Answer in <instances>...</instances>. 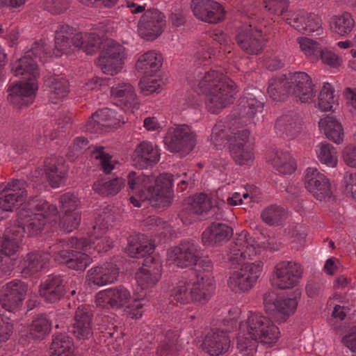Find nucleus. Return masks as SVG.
I'll list each match as a JSON object with an SVG mask.
<instances>
[{
	"label": "nucleus",
	"mask_w": 356,
	"mask_h": 356,
	"mask_svg": "<svg viewBox=\"0 0 356 356\" xmlns=\"http://www.w3.org/2000/svg\"><path fill=\"white\" fill-rule=\"evenodd\" d=\"M73 35V29L68 25H60L56 31L55 44L52 54L46 51V44L41 40L35 42L24 56L11 64V71L22 79L10 83L8 88V101L15 108L32 104L38 88L37 79L39 76L37 59L45 63L52 56L60 57L76 50L83 49L87 54H93L97 49L99 38L94 33H79Z\"/></svg>",
	"instance_id": "obj_1"
},
{
	"label": "nucleus",
	"mask_w": 356,
	"mask_h": 356,
	"mask_svg": "<svg viewBox=\"0 0 356 356\" xmlns=\"http://www.w3.org/2000/svg\"><path fill=\"white\" fill-rule=\"evenodd\" d=\"M28 204L29 207L27 210L24 206L19 213L23 226L7 228L3 236L0 238V252L3 255L1 262L2 266L6 265L3 268L5 273H10L13 269L14 259L11 257L19 250L23 232H27L29 236H36L43 230H50L58 221L61 229L71 232L78 227L81 221L79 212L58 216L56 207L44 200H32Z\"/></svg>",
	"instance_id": "obj_2"
},
{
	"label": "nucleus",
	"mask_w": 356,
	"mask_h": 356,
	"mask_svg": "<svg viewBox=\"0 0 356 356\" xmlns=\"http://www.w3.org/2000/svg\"><path fill=\"white\" fill-rule=\"evenodd\" d=\"M265 247L264 244L259 243L246 231H242L237 235L228 254L229 260L233 265L240 266L229 273L227 281V287L232 292L247 293L254 286L262 272L263 263H248V261L259 254Z\"/></svg>",
	"instance_id": "obj_3"
},
{
	"label": "nucleus",
	"mask_w": 356,
	"mask_h": 356,
	"mask_svg": "<svg viewBox=\"0 0 356 356\" xmlns=\"http://www.w3.org/2000/svg\"><path fill=\"white\" fill-rule=\"evenodd\" d=\"M104 220L103 218L95 222L89 241L83 238H71L63 243L62 250L54 252V261L65 264L70 269L83 271L92 261L89 254L109 250L113 241L106 235L108 227Z\"/></svg>",
	"instance_id": "obj_4"
},
{
	"label": "nucleus",
	"mask_w": 356,
	"mask_h": 356,
	"mask_svg": "<svg viewBox=\"0 0 356 356\" xmlns=\"http://www.w3.org/2000/svg\"><path fill=\"white\" fill-rule=\"evenodd\" d=\"M238 325L237 348L243 356H253L258 343L268 347L275 346L281 337L279 327L259 312H248Z\"/></svg>",
	"instance_id": "obj_5"
},
{
	"label": "nucleus",
	"mask_w": 356,
	"mask_h": 356,
	"mask_svg": "<svg viewBox=\"0 0 356 356\" xmlns=\"http://www.w3.org/2000/svg\"><path fill=\"white\" fill-rule=\"evenodd\" d=\"M127 178L132 193L130 202L134 207H141V202L145 200H148L152 207L156 208H165L170 205L173 198L172 175L163 173L155 177L131 172Z\"/></svg>",
	"instance_id": "obj_6"
},
{
	"label": "nucleus",
	"mask_w": 356,
	"mask_h": 356,
	"mask_svg": "<svg viewBox=\"0 0 356 356\" xmlns=\"http://www.w3.org/2000/svg\"><path fill=\"white\" fill-rule=\"evenodd\" d=\"M189 84L197 95H205V107L211 113H218L230 105L236 93L234 81L218 70L198 72Z\"/></svg>",
	"instance_id": "obj_7"
},
{
	"label": "nucleus",
	"mask_w": 356,
	"mask_h": 356,
	"mask_svg": "<svg viewBox=\"0 0 356 356\" xmlns=\"http://www.w3.org/2000/svg\"><path fill=\"white\" fill-rule=\"evenodd\" d=\"M216 289L213 264L210 260L198 264L195 280L182 279L172 291V296L181 305L207 302Z\"/></svg>",
	"instance_id": "obj_8"
},
{
	"label": "nucleus",
	"mask_w": 356,
	"mask_h": 356,
	"mask_svg": "<svg viewBox=\"0 0 356 356\" xmlns=\"http://www.w3.org/2000/svg\"><path fill=\"white\" fill-rule=\"evenodd\" d=\"M154 248L144 234H134L128 238L127 254L131 257H145L142 266L136 273V282L143 289L154 286L161 277V258L158 254L152 255Z\"/></svg>",
	"instance_id": "obj_9"
},
{
	"label": "nucleus",
	"mask_w": 356,
	"mask_h": 356,
	"mask_svg": "<svg viewBox=\"0 0 356 356\" xmlns=\"http://www.w3.org/2000/svg\"><path fill=\"white\" fill-rule=\"evenodd\" d=\"M228 131L222 122L215 124L210 136L211 143L216 147H220L229 143V149L233 159L239 165H249L254 159L253 140L247 130L238 131L227 139Z\"/></svg>",
	"instance_id": "obj_10"
},
{
	"label": "nucleus",
	"mask_w": 356,
	"mask_h": 356,
	"mask_svg": "<svg viewBox=\"0 0 356 356\" xmlns=\"http://www.w3.org/2000/svg\"><path fill=\"white\" fill-rule=\"evenodd\" d=\"M290 82L285 79H272L269 81L268 93L274 100H282V95L288 93L300 102H310L315 93L310 76L305 72H297L290 74Z\"/></svg>",
	"instance_id": "obj_11"
},
{
	"label": "nucleus",
	"mask_w": 356,
	"mask_h": 356,
	"mask_svg": "<svg viewBox=\"0 0 356 356\" xmlns=\"http://www.w3.org/2000/svg\"><path fill=\"white\" fill-rule=\"evenodd\" d=\"M127 59L125 48L111 40L105 42L104 49L97 60V65L108 75L120 73Z\"/></svg>",
	"instance_id": "obj_12"
},
{
	"label": "nucleus",
	"mask_w": 356,
	"mask_h": 356,
	"mask_svg": "<svg viewBox=\"0 0 356 356\" xmlns=\"http://www.w3.org/2000/svg\"><path fill=\"white\" fill-rule=\"evenodd\" d=\"M303 269L294 261H282L277 263L270 277L272 286L280 289H292L297 286L302 277Z\"/></svg>",
	"instance_id": "obj_13"
},
{
	"label": "nucleus",
	"mask_w": 356,
	"mask_h": 356,
	"mask_svg": "<svg viewBox=\"0 0 356 356\" xmlns=\"http://www.w3.org/2000/svg\"><path fill=\"white\" fill-rule=\"evenodd\" d=\"M201 255L200 246L192 241L186 240L168 250L166 261L170 265L184 268L197 264Z\"/></svg>",
	"instance_id": "obj_14"
},
{
	"label": "nucleus",
	"mask_w": 356,
	"mask_h": 356,
	"mask_svg": "<svg viewBox=\"0 0 356 356\" xmlns=\"http://www.w3.org/2000/svg\"><path fill=\"white\" fill-rule=\"evenodd\" d=\"M163 141L168 151L185 154L195 147L196 135L190 127L182 124L170 129Z\"/></svg>",
	"instance_id": "obj_15"
},
{
	"label": "nucleus",
	"mask_w": 356,
	"mask_h": 356,
	"mask_svg": "<svg viewBox=\"0 0 356 356\" xmlns=\"http://www.w3.org/2000/svg\"><path fill=\"white\" fill-rule=\"evenodd\" d=\"M166 26L165 15L157 9L147 10L140 17L138 24L139 35L148 41L159 38Z\"/></svg>",
	"instance_id": "obj_16"
},
{
	"label": "nucleus",
	"mask_w": 356,
	"mask_h": 356,
	"mask_svg": "<svg viewBox=\"0 0 356 356\" xmlns=\"http://www.w3.org/2000/svg\"><path fill=\"white\" fill-rule=\"evenodd\" d=\"M131 299V291L125 286L120 285L99 291L95 295V303L101 309H122Z\"/></svg>",
	"instance_id": "obj_17"
},
{
	"label": "nucleus",
	"mask_w": 356,
	"mask_h": 356,
	"mask_svg": "<svg viewBox=\"0 0 356 356\" xmlns=\"http://www.w3.org/2000/svg\"><path fill=\"white\" fill-rule=\"evenodd\" d=\"M274 293L266 294L264 307L267 312L275 316H280L282 321H286L296 311L298 302L301 297V291L296 289L291 297L275 299Z\"/></svg>",
	"instance_id": "obj_18"
},
{
	"label": "nucleus",
	"mask_w": 356,
	"mask_h": 356,
	"mask_svg": "<svg viewBox=\"0 0 356 356\" xmlns=\"http://www.w3.org/2000/svg\"><path fill=\"white\" fill-rule=\"evenodd\" d=\"M304 184L305 188L319 201H326L332 195L331 183L323 173L316 168H307L304 174Z\"/></svg>",
	"instance_id": "obj_19"
},
{
	"label": "nucleus",
	"mask_w": 356,
	"mask_h": 356,
	"mask_svg": "<svg viewBox=\"0 0 356 356\" xmlns=\"http://www.w3.org/2000/svg\"><path fill=\"white\" fill-rule=\"evenodd\" d=\"M110 99L114 104L134 113L139 108V102L133 86L120 79L113 81L110 88Z\"/></svg>",
	"instance_id": "obj_20"
},
{
	"label": "nucleus",
	"mask_w": 356,
	"mask_h": 356,
	"mask_svg": "<svg viewBox=\"0 0 356 356\" xmlns=\"http://www.w3.org/2000/svg\"><path fill=\"white\" fill-rule=\"evenodd\" d=\"M191 6L193 15L202 22L217 24L225 19V9L217 1L213 0H193Z\"/></svg>",
	"instance_id": "obj_21"
},
{
	"label": "nucleus",
	"mask_w": 356,
	"mask_h": 356,
	"mask_svg": "<svg viewBox=\"0 0 356 356\" xmlns=\"http://www.w3.org/2000/svg\"><path fill=\"white\" fill-rule=\"evenodd\" d=\"M124 120L121 115L110 108H104L94 113L87 121L85 127L86 131L100 133L106 128L115 127L124 124Z\"/></svg>",
	"instance_id": "obj_22"
},
{
	"label": "nucleus",
	"mask_w": 356,
	"mask_h": 356,
	"mask_svg": "<svg viewBox=\"0 0 356 356\" xmlns=\"http://www.w3.org/2000/svg\"><path fill=\"white\" fill-rule=\"evenodd\" d=\"M26 183L22 180L8 182L0 193V211H13L21 205L26 195Z\"/></svg>",
	"instance_id": "obj_23"
},
{
	"label": "nucleus",
	"mask_w": 356,
	"mask_h": 356,
	"mask_svg": "<svg viewBox=\"0 0 356 356\" xmlns=\"http://www.w3.org/2000/svg\"><path fill=\"white\" fill-rule=\"evenodd\" d=\"M27 291V286L22 282L14 280L8 283L0 298L1 306L9 313L15 312L22 306Z\"/></svg>",
	"instance_id": "obj_24"
},
{
	"label": "nucleus",
	"mask_w": 356,
	"mask_h": 356,
	"mask_svg": "<svg viewBox=\"0 0 356 356\" xmlns=\"http://www.w3.org/2000/svg\"><path fill=\"white\" fill-rule=\"evenodd\" d=\"M119 268L113 262H106L91 268L87 273L86 280L88 284L102 286L117 281Z\"/></svg>",
	"instance_id": "obj_25"
},
{
	"label": "nucleus",
	"mask_w": 356,
	"mask_h": 356,
	"mask_svg": "<svg viewBox=\"0 0 356 356\" xmlns=\"http://www.w3.org/2000/svg\"><path fill=\"white\" fill-rule=\"evenodd\" d=\"M236 40L240 47L247 54H257L263 49L264 37L261 30L256 29L254 31L252 25H249L240 29Z\"/></svg>",
	"instance_id": "obj_26"
},
{
	"label": "nucleus",
	"mask_w": 356,
	"mask_h": 356,
	"mask_svg": "<svg viewBox=\"0 0 356 356\" xmlns=\"http://www.w3.org/2000/svg\"><path fill=\"white\" fill-rule=\"evenodd\" d=\"M131 159L136 167L146 168L159 162V150L151 142L143 141L136 146L131 155Z\"/></svg>",
	"instance_id": "obj_27"
},
{
	"label": "nucleus",
	"mask_w": 356,
	"mask_h": 356,
	"mask_svg": "<svg viewBox=\"0 0 356 356\" xmlns=\"http://www.w3.org/2000/svg\"><path fill=\"white\" fill-rule=\"evenodd\" d=\"M189 204V213L187 211H182L180 213V218L184 224L188 225L192 222V218L194 215L208 214L213 211L215 212L216 207H212L211 199L204 193L195 195L188 200Z\"/></svg>",
	"instance_id": "obj_28"
},
{
	"label": "nucleus",
	"mask_w": 356,
	"mask_h": 356,
	"mask_svg": "<svg viewBox=\"0 0 356 356\" xmlns=\"http://www.w3.org/2000/svg\"><path fill=\"white\" fill-rule=\"evenodd\" d=\"M285 20L299 32L311 34L321 29L322 21L320 17L314 14H308L304 11H298L291 15Z\"/></svg>",
	"instance_id": "obj_29"
},
{
	"label": "nucleus",
	"mask_w": 356,
	"mask_h": 356,
	"mask_svg": "<svg viewBox=\"0 0 356 356\" xmlns=\"http://www.w3.org/2000/svg\"><path fill=\"white\" fill-rule=\"evenodd\" d=\"M230 340L224 331L211 330L205 337L203 349L211 356H218L228 351Z\"/></svg>",
	"instance_id": "obj_30"
},
{
	"label": "nucleus",
	"mask_w": 356,
	"mask_h": 356,
	"mask_svg": "<svg viewBox=\"0 0 356 356\" xmlns=\"http://www.w3.org/2000/svg\"><path fill=\"white\" fill-rule=\"evenodd\" d=\"M44 170L47 179L53 188H58L65 182L67 169L63 158H48L44 163Z\"/></svg>",
	"instance_id": "obj_31"
},
{
	"label": "nucleus",
	"mask_w": 356,
	"mask_h": 356,
	"mask_svg": "<svg viewBox=\"0 0 356 356\" xmlns=\"http://www.w3.org/2000/svg\"><path fill=\"white\" fill-rule=\"evenodd\" d=\"M319 131L326 138L335 144L343 143L344 131L341 123L334 116L327 115L322 117L318 121Z\"/></svg>",
	"instance_id": "obj_32"
},
{
	"label": "nucleus",
	"mask_w": 356,
	"mask_h": 356,
	"mask_svg": "<svg viewBox=\"0 0 356 356\" xmlns=\"http://www.w3.org/2000/svg\"><path fill=\"white\" fill-rule=\"evenodd\" d=\"M92 314L86 306H79L75 314V323L72 327L74 335L79 339H88L92 334L91 320Z\"/></svg>",
	"instance_id": "obj_33"
},
{
	"label": "nucleus",
	"mask_w": 356,
	"mask_h": 356,
	"mask_svg": "<svg viewBox=\"0 0 356 356\" xmlns=\"http://www.w3.org/2000/svg\"><path fill=\"white\" fill-rule=\"evenodd\" d=\"M233 234L229 226L220 223H211L202 233V241L204 245H213L228 240Z\"/></svg>",
	"instance_id": "obj_34"
},
{
	"label": "nucleus",
	"mask_w": 356,
	"mask_h": 356,
	"mask_svg": "<svg viewBox=\"0 0 356 356\" xmlns=\"http://www.w3.org/2000/svg\"><path fill=\"white\" fill-rule=\"evenodd\" d=\"M163 62L162 56L155 51H149L138 56L136 62V69L145 75L156 74Z\"/></svg>",
	"instance_id": "obj_35"
},
{
	"label": "nucleus",
	"mask_w": 356,
	"mask_h": 356,
	"mask_svg": "<svg viewBox=\"0 0 356 356\" xmlns=\"http://www.w3.org/2000/svg\"><path fill=\"white\" fill-rule=\"evenodd\" d=\"M62 278L59 275L49 276L40 285V294L47 302H54L59 300L66 292L62 285Z\"/></svg>",
	"instance_id": "obj_36"
},
{
	"label": "nucleus",
	"mask_w": 356,
	"mask_h": 356,
	"mask_svg": "<svg viewBox=\"0 0 356 356\" xmlns=\"http://www.w3.org/2000/svg\"><path fill=\"white\" fill-rule=\"evenodd\" d=\"M316 154L318 161L330 168H336L338 164V152L327 142H321L316 147Z\"/></svg>",
	"instance_id": "obj_37"
},
{
	"label": "nucleus",
	"mask_w": 356,
	"mask_h": 356,
	"mask_svg": "<svg viewBox=\"0 0 356 356\" xmlns=\"http://www.w3.org/2000/svg\"><path fill=\"white\" fill-rule=\"evenodd\" d=\"M49 254L34 252L29 254L27 259L24 261L22 267V273L26 275H32L39 270L46 268Z\"/></svg>",
	"instance_id": "obj_38"
},
{
	"label": "nucleus",
	"mask_w": 356,
	"mask_h": 356,
	"mask_svg": "<svg viewBox=\"0 0 356 356\" xmlns=\"http://www.w3.org/2000/svg\"><path fill=\"white\" fill-rule=\"evenodd\" d=\"M125 185L122 178H116L106 181L105 179H99L93 184L92 188L97 193L102 195L117 194Z\"/></svg>",
	"instance_id": "obj_39"
},
{
	"label": "nucleus",
	"mask_w": 356,
	"mask_h": 356,
	"mask_svg": "<svg viewBox=\"0 0 356 356\" xmlns=\"http://www.w3.org/2000/svg\"><path fill=\"white\" fill-rule=\"evenodd\" d=\"M74 349L72 339L65 334H60L54 337L50 353L57 356H74Z\"/></svg>",
	"instance_id": "obj_40"
},
{
	"label": "nucleus",
	"mask_w": 356,
	"mask_h": 356,
	"mask_svg": "<svg viewBox=\"0 0 356 356\" xmlns=\"http://www.w3.org/2000/svg\"><path fill=\"white\" fill-rule=\"evenodd\" d=\"M355 26V20L348 13H343L335 15L331 20V28L341 35L346 36L351 33Z\"/></svg>",
	"instance_id": "obj_41"
},
{
	"label": "nucleus",
	"mask_w": 356,
	"mask_h": 356,
	"mask_svg": "<svg viewBox=\"0 0 356 356\" xmlns=\"http://www.w3.org/2000/svg\"><path fill=\"white\" fill-rule=\"evenodd\" d=\"M337 102L338 99L334 95L333 86L329 83H325L318 95L317 107L323 112L330 111Z\"/></svg>",
	"instance_id": "obj_42"
},
{
	"label": "nucleus",
	"mask_w": 356,
	"mask_h": 356,
	"mask_svg": "<svg viewBox=\"0 0 356 356\" xmlns=\"http://www.w3.org/2000/svg\"><path fill=\"white\" fill-rule=\"evenodd\" d=\"M271 164L277 172L284 175L291 174L296 169V161L288 152H277Z\"/></svg>",
	"instance_id": "obj_43"
},
{
	"label": "nucleus",
	"mask_w": 356,
	"mask_h": 356,
	"mask_svg": "<svg viewBox=\"0 0 356 356\" xmlns=\"http://www.w3.org/2000/svg\"><path fill=\"white\" fill-rule=\"evenodd\" d=\"M254 4L267 8L273 22L285 13L289 6L287 0H268V2L266 0H254Z\"/></svg>",
	"instance_id": "obj_44"
},
{
	"label": "nucleus",
	"mask_w": 356,
	"mask_h": 356,
	"mask_svg": "<svg viewBox=\"0 0 356 356\" xmlns=\"http://www.w3.org/2000/svg\"><path fill=\"white\" fill-rule=\"evenodd\" d=\"M163 81L161 77L156 74L154 75H145L139 82V87L141 92L148 95L154 92H159L161 89Z\"/></svg>",
	"instance_id": "obj_45"
},
{
	"label": "nucleus",
	"mask_w": 356,
	"mask_h": 356,
	"mask_svg": "<svg viewBox=\"0 0 356 356\" xmlns=\"http://www.w3.org/2000/svg\"><path fill=\"white\" fill-rule=\"evenodd\" d=\"M68 92V81L64 77H58L53 83L52 90L49 94V100L53 104H58L67 97Z\"/></svg>",
	"instance_id": "obj_46"
},
{
	"label": "nucleus",
	"mask_w": 356,
	"mask_h": 356,
	"mask_svg": "<svg viewBox=\"0 0 356 356\" xmlns=\"http://www.w3.org/2000/svg\"><path fill=\"white\" fill-rule=\"evenodd\" d=\"M91 156L99 161L102 170L106 173H110L118 163L111 155L105 152L102 146L96 147L91 152Z\"/></svg>",
	"instance_id": "obj_47"
},
{
	"label": "nucleus",
	"mask_w": 356,
	"mask_h": 356,
	"mask_svg": "<svg viewBox=\"0 0 356 356\" xmlns=\"http://www.w3.org/2000/svg\"><path fill=\"white\" fill-rule=\"evenodd\" d=\"M297 42L301 51L308 58H317L319 51L322 49L316 41L307 37L298 38Z\"/></svg>",
	"instance_id": "obj_48"
},
{
	"label": "nucleus",
	"mask_w": 356,
	"mask_h": 356,
	"mask_svg": "<svg viewBox=\"0 0 356 356\" xmlns=\"http://www.w3.org/2000/svg\"><path fill=\"white\" fill-rule=\"evenodd\" d=\"M51 330V323L45 316L34 320L30 328V334L33 339H40L47 336Z\"/></svg>",
	"instance_id": "obj_49"
},
{
	"label": "nucleus",
	"mask_w": 356,
	"mask_h": 356,
	"mask_svg": "<svg viewBox=\"0 0 356 356\" xmlns=\"http://www.w3.org/2000/svg\"><path fill=\"white\" fill-rule=\"evenodd\" d=\"M285 211L284 210L278 207L272 205L265 209L262 213V220L270 225H274L279 224L284 218Z\"/></svg>",
	"instance_id": "obj_50"
},
{
	"label": "nucleus",
	"mask_w": 356,
	"mask_h": 356,
	"mask_svg": "<svg viewBox=\"0 0 356 356\" xmlns=\"http://www.w3.org/2000/svg\"><path fill=\"white\" fill-rule=\"evenodd\" d=\"M143 300L140 298H132L131 302L122 309L124 314L131 319L141 318L145 311Z\"/></svg>",
	"instance_id": "obj_51"
},
{
	"label": "nucleus",
	"mask_w": 356,
	"mask_h": 356,
	"mask_svg": "<svg viewBox=\"0 0 356 356\" xmlns=\"http://www.w3.org/2000/svg\"><path fill=\"white\" fill-rule=\"evenodd\" d=\"M258 193V188L254 186H249L248 188H243V191L235 192L231 197H229L227 200V204L230 206H236L241 204L243 202V200H252L256 197Z\"/></svg>",
	"instance_id": "obj_52"
},
{
	"label": "nucleus",
	"mask_w": 356,
	"mask_h": 356,
	"mask_svg": "<svg viewBox=\"0 0 356 356\" xmlns=\"http://www.w3.org/2000/svg\"><path fill=\"white\" fill-rule=\"evenodd\" d=\"M317 58H319L323 64L332 68L339 67L343 62L338 54L326 47L321 49Z\"/></svg>",
	"instance_id": "obj_53"
},
{
	"label": "nucleus",
	"mask_w": 356,
	"mask_h": 356,
	"mask_svg": "<svg viewBox=\"0 0 356 356\" xmlns=\"http://www.w3.org/2000/svg\"><path fill=\"white\" fill-rule=\"evenodd\" d=\"M60 202L61 211L64 213L77 212L76 210L80 204L78 197L70 193L61 195Z\"/></svg>",
	"instance_id": "obj_54"
},
{
	"label": "nucleus",
	"mask_w": 356,
	"mask_h": 356,
	"mask_svg": "<svg viewBox=\"0 0 356 356\" xmlns=\"http://www.w3.org/2000/svg\"><path fill=\"white\" fill-rule=\"evenodd\" d=\"M343 190L347 197L356 201V172H347L343 179Z\"/></svg>",
	"instance_id": "obj_55"
},
{
	"label": "nucleus",
	"mask_w": 356,
	"mask_h": 356,
	"mask_svg": "<svg viewBox=\"0 0 356 356\" xmlns=\"http://www.w3.org/2000/svg\"><path fill=\"white\" fill-rule=\"evenodd\" d=\"M241 104L244 111L250 118L254 116L257 113L263 111L262 104L254 97H243L241 100Z\"/></svg>",
	"instance_id": "obj_56"
},
{
	"label": "nucleus",
	"mask_w": 356,
	"mask_h": 356,
	"mask_svg": "<svg viewBox=\"0 0 356 356\" xmlns=\"http://www.w3.org/2000/svg\"><path fill=\"white\" fill-rule=\"evenodd\" d=\"M341 156L346 165L356 168V146L353 145L346 146L341 152Z\"/></svg>",
	"instance_id": "obj_57"
},
{
	"label": "nucleus",
	"mask_w": 356,
	"mask_h": 356,
	"mask_svg": "<svg viewBox=\"0 0 356 356\" xmlns=\"http://www.w3.org/2000/svg\"><path fill=\"white\" fill-rule=\"evenodd\" d=\"M241 315V309L237 307H232L228 312L227 316L223 321V325L225 327V331H230V330L236 326L237 321Z\"/></svg>",
	"instance_id": "obj_58"
},
{
	"label": "nucleus",
	"mask_w": 356,
	"mask_h": 356,
	"mask_svg": "<svg viewBox=\"0 0 356 356\" xmlns=\"http://www.w3.org/2000/svg\"><path fill=\"white\" fill-rule=\"evenodd\" d=\"M67 6V2L63 0H47L45 3V8L55 15L61 13Z\"/></svg>",
	"instance_id": "obj_59"
},
{
	"label": "nucleus",
	"mask_w": 356,
	"mask_h": 356,
	"mask_svg": "<svg viewBox=\"0 0 356 356\" xmlns=\"http://www.w3.org/2000/svg\"><path fill=\"white\" fill-rule=\"evenodd\" d=\"M88 144V140L84 137H77L76 138L72 145L70 147V153L68 157L70 158L71 153L73 155H79L83 152V151L87 147Z\"/></svg>",
	"instance_id": "obj_60"
},
{
	"label": "nucleus",
	"mask_w": 356,
	"mask_h": 356,
	"mask_svg": "<svg viewBox=\"0 0 356 356\" xmlns=\"http://www.w3.org/2000/svg\"><path fill=\"white\" fill-rule=\"evenodd\" d=\"M307 234L306 229L302 227H296L291 234V243L296 244L297 247L305 244Z\"/></svg>",
	"instance_id": "obj_61"
},
{
	"label": "nucleus",
	"mask_w": 356,
	"mask_h": 356,
	"mask_svg": "<svg viewBox=\"0 0 356 356\" xmlns=\"http://www.w3.org/2000/svg\"><path fill=\"white\" fill-rule=\"evenodd\" d=\"M143 127L148 131L160 132L162 126L154 116L147 117L144 119Z\"/></svg>",
	"instance_id": "obj_62"
},
{
	"label": "nucleus",
	"mask_w": 356,
	"mask_h": 356,
	"mask_svg": "<svg viewBox=\"0 0 356 356\" xmlns=\"http://www.w3.org/2000/svg\"><path fill=\"white\" fill-rule=\"evenodd\" d=\"M108 79L99 78L97 76L93 77L86 83L87 90H95L100 89L103 86L108 85Z\"/></svg>",
	"instance_id": "obj_63"
},
{
	"label": "nucleus",
	"mask_w": 356,
	"mask_h": 356,
	"mask_svg": "<svg viewBox=\"0 0 356 356\" xmlns=\"http://www.w3.org/2000/svg\"><path fill=\"white\" fill-rule=\"evenodd\" d=\"M343 342L353 353V356H356V328L343 337Z\"/></svg>",
	"instance_id": "obj_64"
}]
</instances>
